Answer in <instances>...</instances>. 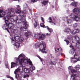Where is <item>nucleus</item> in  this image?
Wrapping results in <instances>:
<instances>
[{
	"mask_svg": "<svg viewBox=\"0 0 80 80\" xmlns=\"http://www.w3.org/2000/svg\"><path fill=\"white\" fill-rule=\"evenodd\" d=\"M4 17L3 19L5 20V22L6 24L8 22V20H10V21L12 22H14V23H15V24L17 25V23L19 24L23 22V18L21 15H19L17 16L13 15H10L9 16H6L5 15V12H3L2 10H0V18Z\"/></svg>",
	"mask_w": 80,
	"mask_h": 80,
	"instance_id": "1",
	"label": "nucleus"
},
{
	"mask_svg": "<svg viewBox=\"0 0 80 80\" xmlns=\"http://www.w3.org/2000/svg\"><path fill=\"white\" fill-rule=\"evenodd\" d=\"M19 62V64L20 65L24 67L25 66V64H29L30 65H32V62L30 60V59H26L25 55L22 53L20 54L18 57L16 58V60L15 61L16 63H18Z\"/></svg>",
	"mask_w": 80,
	"mask_h": 80,
	"instance_id": "2",
	"label": "nucleus"
},
{
	"mask_svg": "<svg viewBox=\"0 0 80 80\" xmlns=\"http://www.w3.org/2000/svg\"><path fill=\"white\" fill-rule=\"evenodd\" d=\"M40 43V44H39L40 45V51L42 52L43 53H47V51H45L46 47L45 43L41 41Z\"/></svg>",
	"mask_w": 80,
	"mask_h": 80,
	"instance_id": "3",
	"label": "nucleus"
},
{
	"mask_svg": "<svg viewBox=\"0 0 80 80\" xmlns=\"http://www.w3.org/2000/svg\"><path fill=\"white\" fill-rule=\"evenodd\" d=\"M36 37L38 40H43L45 38V34H38L35 35Z\"/></svg>",
	"mask_w": 80,
	"mask_h": 80,
	"instance_id": "4",
	"label": "nucleus"
},
{
	"mask_svg": "<svg viewBox=\"0 0 80 80\" xmlns=\"http://www.w3.org/2000/svg\"><path fill=\"white\" fill-rule=\"evenodd\" d=\"M21 37H22V35L20 34L19 35L15 34L14 35V39L16 41H18L19 39V41L20 42H22L23 41V38Z\"/></svg>",
	"mask_w": 80,
	"mask_h": 80,
	"instance_id": "5",
	"label": "nucleus"
},
{
	"mask_svg": "<svg viewBox=\"0 0 80 80\" xmlns=\"http://www.w3.org/2000/svg\"><path fill=\"white\" fill-rule=\"evenodd\" d=\"M15 26V24L12 23H9L8 25V28L10 29L11 32L12 33H14L15 32V30L13 29L14 28Z\"/></svg>",
	"mask_w": 80,
	"mask_h": 80,
	"instance_id": "6",
	"label": "nucleus"
},
{
	"mask_svg": "<svg viewBox=\"0 0 80 80\" xmlns=\"http://www.w3.org/2000/svg\"><path fill=\"white\" fill-rule=\"evenodd\" d=\"M69 17L70 18H72L73 20H74L76 22H78V21L80 20V18L78 17L77 16H75L74 14H71L70 15H69Z\"/></svg>",
	"mask_w": 80,
	"mask_h": 80,
	"instance_id": "7",
	"label": "nucleus"
},
{
	"mask_svg": "<svg viewBox=\"0 0 80 80\" xmlns=\"http://www.w3.org/2000/svg\"><path fill=\"white\" fill-rule=\"evenodd\" d=\"M10 38L12 40V43L13 45H14L15 46H16V47H18L20 46V43L18 42H16V43H15V40L14 39V38H13V36H10Z\"/></svg>",
	"mask_w": 80,
	"mask_h": 80,
	"instance_id": "8",
	"label": "nucleus"
},
{
	"mask_svg": "<svg viewBox=\"0 0 80 80\" xmlns=\"http://www.w3.org/2000/svg\"><path fill=\"white\" fill-rule=\"evenodd\" d=\"M8 11L11 12H9L7 13V16H10L11 15H15V12H13V9L12 8H9L8 9Z\"/></svg>",
	"mask_w": 80,
	"mask_h": 80,
	"instance_id": "9",
	"label": "nucleus"
},
{
	"mask_svg": "<svg viewBox=\"0 0 80 80\" xmlns=\"http://www.w3.org/2000/svg\"><path fill=\"white\" fill-rule=\"evenodd\" d=\"M63 20L65 21L67 24L70 23L72 22V20L71 19H69L68 17H66L63 18Z\"/></svg>",
	"mask_w": 80,
	"mask_h": 80,
	"instance_id": "10",
	"label": "nucleus"
},
{
	"mask_svg": "<svg viewBox=\"0 0 80 80\" xmlns=\"http://www.w3.org/2000/svg\"><path fill=\"white\" fill-rule=\"evenodd\" d=\"M25 26L24 27H22L20 28V30L21 31H26V30L27 29V27H28L29 26L28 25V24L27 23H25Z\"/></svg>",
	"mask_w": 80,
	"mask_h": 80,
	"instance_id": "11",
	"label": "nucleus"
},
{
	"mask_svg": "<svg viewBox=\"0 0 80 80\" xmlns=\"http://www.w3.org/2000/svg\"><path fill=\"white\" fill-rule=\"evenodd\" d=\"M80 58V57L78 58H71V61L72 63H75V62H77L78 61H80L79 60V59Z\"/></svg>",
	"mask_w": 80,
	"mask_h": 80,
	"instance_id": "12",
	"label": "nucleus"
},
{
	"mask_svg": "<svg viewBox=\"0 0 80 80\" xmlns=\"http://www.w3.org/2000/svg\"><path fill=\"white\" fill-rule=\"evenodd\" d=\"M71 38L70 39V40H72L73 38H74L75 39V40L76 41H77V42H79V41L80 40V39L79 38V37H78L77 36H75L74 37H72L70 36Z\"/></svg>",
	"mask_w": 80,
	"mask_h": 80,
	"instance_id": "13",
	"label": "nucleus"
},
{
	"mask_svg": "<svg viewBox=\"0 0 80 80\" xmlns=\"http://www.w3.org/2000/svg\"><path fill=\"white\" fill-rule=\"evenodd\" d=\"M22 69H23V68L22 67H20L16 69L14 71V74H17L19 71H20Z\"/></svg>",
	"mask_w": 80,
	"mask_h": 80,
	"instance_id": "14",
	"label": "nucleus"
},
{
	"mask_svg": "<svg viewBox=\"0 0 80 80\" xmlns=\"http://www.w3.org/2000/svg\"><path fill=\"white\" fill-rule=\"evenodd\" d=\"M71 78H72V79H74L75 78V77H80V74H73L71 75Z\"/></svg>",
	"mask_w": 80,
	"mask_h": 80,
	"instance_id": "15",
	"label": "nucleus"
},
{
	"mask_svg": "<svg viewBox=\"0 0 80 80\" xmlns=\"http://www.w3.org/2000/svg\"><path fill=\"white\" fill-rule=\"evenodd\" d=\"M17 63H15L13 62H12L11 63V68H13L14 67H16V66H17Z\"/></svg>",
	"mask_w": 80,
	"mask_h": 80,
	"instance_id": "16",
	"label": "nucleus"
},
{
	"mask_svg": "<svg viewBox=\"0 0 80 80\" xmlns=\"http://www.w3.org/2000/svg\"><path fill=\"white\" fill-rule=\"evenodd\" d=\"M49 22L50 23H52V25H55V20L54 19V21H52V18H49Z\"/></svg>",
	"mask_w": 80,
	"mask_h": 80,
	"instance_id": "17",
	"label": "nucleus"
},
{
	"mask_svg": "<svg viewBox=\"0 0 80 80\" xmlns=\"http://www.w3.org/2000/svg\"><path fill=\"white\" fill-rule=\"evenodd\" d=\"M8 24H7V25H4L2 28L4 30H7V31L9 32V30L7 29V26L8 27Z\"/></svg>",
	"mask_w": 80,
	"mask_h": 80,
	"instance_id": "18",
	"label": "nucleus"
},
{
	"mask_svg": "<svg viewBox=\"0 0 80 80\" xmlns=\"http://www.w3.org/2000/svg\"><path fill=\"white\" fill-rule=\"evenodd\" d=\"M62 49L61 48H55V51L56 52H61Z\"/></svg>",
	"mask_w": 80,
	"mask_h": 80,
	"instance_id": "19",
	"label": "nucleus"
},
{
	"mask_svg": "<svg viewBox=\"0 0 80 80\" xmlns=\"http://www.w3.org/2000/svg\"><path fill=\"white\" fill-rule=\"evenodd\" d=\"M23 7L24 8L23 13H26V12H25V10H26V8L27 7V4H24L23 5Z\"/></svg>",
	"mask_w": 80,
	"mask_h": 80,
	"instance_id": "20",
	"label": "nucleus"
},
{
	"mask_svg": "<svg viewBox=\"0 0 80 80\" xmlns=\"http://www.w3.org/2000/svg\"><path fill=\"white\" fill-rule=\"evenodd\" d=\"M74 57L75 58H78V57H80V55L78 54V53L75 52L74 55Z\"/></svg>",
	"mask_w": 80,
	"mask_h": 80,
	"instance_id": "21",
	"label": "nucleus"
},
{
	"mask_svg": "<svg viewBox=\"0 0 80 80\" xmlns=\"http://www.w3.org/2000/svg\"><path fill=\"white\" fill-rule=\"evenodd\" d=\"M71 5L73 7H77V5H78V2H72Z\"/></svg>",
	"mask_w": 80,
	"mask_h": 80,
	"instance_id": "22",
	"label": "nucleus"
},
{
	"mask_svg": "<svg viewBox=\"0 0 80 80\" xmlns=\"http://www.w3.org/2000/svg\"><path fill=\"white\" fill-rule=\"evenodd\" d=\"M24 72H25V73H29V72H30L29 69L27 68H25L24 69Z\"/></svg>",
	"mask_w": 80,
	"mask_h": 80,
	"instance_id": "23",
	"label": "nucleus"
},
{
	"mask_svg": "<svg viewBox=\"0 0 80 80\" xmlns=\"http://www.w3.org/2000/svg\"><path fill=\"white\" fill-rule=\"evenodd\" d=\"M31 65V67L30 68V70L32 71V70H34L35 69V67H32V66H33V64H32V66L31 65Z\"/></svg>",
	"mask_w": 80,
	"mask_h": 80,
	"instance_id": "24",
	"label": "nucleus"
},
{
	"mask_svg": "<svg viewBox=\"0 0 80 80\" xmlns=\"http://www.w3.org/2000/svg\"><path fill=\"white\" fill-rule=\"evenodd\" d=\"M21 12H22L21 9H16V13H21Z\"/></svg>",
	"mask_w": 80,
	"mask_h": 80,
	"instance_id": "25",
	"label": "nucleus"
},
{
	"mask_svg": "<svg viewBox=\"0 0 80 80\" xmlns=\"http://www.w3.org/2000/svg\"><path fill=\"white\" fill-rule=\"evenodd\" d=\"M37 25H38V21H35L33 24L34 26V27H37Z\"/></svg>",
	"mask_w": 80,
	"mask_h": 80,
	"instance_id": "26",
	"label": "nucleus"
},
{
	"mask_svg": "<svg viewBox=\"0 0 80 80\" xmlns=\"http://www.w3.org/2000/svg\"><path fill=\"white\" fill-rule=\"evenodd\" d=\"M75 68L76 70H78L80 69V66L79 65H77L75 67Z\"/></svg>",
	"mask_w": 80,
	"mask_h": 80,
	"instance_id": "27",
	"label": "nucleus"
},
{
	"mask_svg": "<svg viewBox=\"0 0 80 80\" xmlns=\"http://www.w3.org/2000/svg\"><path fill=\"white\" fill-rule=\"evenodd\" d=\"M65 32H66V33H68L69 32H70V29L68 28L66 29Z\"/></svg>",
	"mask_w": 80,
	"mask_h": 80,
	"instance_id": "28",
	"label": "nucleus"
},
{
	"mask_svg": "<svg viewBox=\"0 0 80 80\" xmlns=\"http://www.w3.org/2000/svg\"><path fill=\"white\" fill-rule=\"evenodd\" d=\"M76 33H77V32L75 30H73L71 32V34L72 35H75V34H76Z\"/></svg>",
	"mask_w": 80,
	"mask_h": 80,
	"instance_id": "29",
	"label": "nucleus"
},
{
	"mask_svg": "<svg viewBox=\"0 0 80 80\" xmlns=\"http://www.w3.org/2000/svg\"><path fill=\"white\" fill-rule=\"evenodd\" d=\"M69 53L71 55H73L74 53V51L73 50H71L70 51Z\"/></svg>",
	"mask_w": 80,
	"mask_h": 80,
	"instance_id": "30",
	"label": "nucleus"
},
{
	"mask_svg": "<svg viewBox=\"0 0 80 80\" xmlns=\"http://www.w3.org/2000/svg\"><path fill=\"white\" fill-rule=\"evenodd\" d=\"M49 63L50 64H51V65H55L56 62H55L50 61V62Z\"/></svg>",
	"mask_w": 80,
	"mask_h": 80,
	"instance_id": "31",
	"label": "nucleus"
},
{
	"mask_svg": "<svg viewBox=\"0 0 80 80\" xmlns=\"http://www.w3.org/2000/svg\"><path fill=\"white\" fill-rule=\"evenodd\" d=\"M35 47L36 48H38V44H34V46H33V48H35Z\"/></svg>",
	"mask_w": 80,
	"mask_h": 80,
	"instance_id": "32",
	"label": "nucleus"
},
{
	"mask_svg": "<svg viewBox=\"0 0 80 80\" xmlns=\"http://www.w3.org/2000/svg\"><path fill=\"white\" fill-rule=\"evenodd\" d=\"M47 29L51 33V32H52L53 31V30H52V29L48 28V26H47Z\"/></svg>",
	"mask_w": 80,
	"mask_h": 80,
	"instance_id": "33",
	"label": "nucleus"
},
{
	"mask_svg": "<svg viewBox=\"0 0 80 80\" xmlns=\"http://www.w3.org/2000/svg\"><path fill=\"white\" fill-rule=\"evenodd\" d=\"M38 57L40 59V60L41 61V62H42V64L43 65V60H42V58L40 57V56H38Z\"/></svg>",
	"mask_w": 80,
	"mask_h": 80,
	"instance_id": "34",
	"label": "nucleus"
},
{
	"mask_svg": "<svg viewBox=\"0 0 80 80\" xmlns=\"http://www.w3.org/2000/svg\"><path fill=\"white\" fill-rule=\"evenodd\" d=\"M68 68L69 70H71L73 69V67L72 66H70L68 67Z\"/></svg>",
	"mask_w": 80,
	"mask_h": 80,
	"instance_id": "35",
	"label": "nucleus"
},
{
	"mask_svg": "<svg viewBox=\"0 0 80 80\" xmlns=\"http://www.w3.org/2000/svg\"><path fill=\"white\" fill-rule=\"evenodd\" d=\"M71 72L72 73H75L77 72V71L75 70L74 69H72L71 70Z\"/></svg>",
	"mask_w": 80,
	"mask_h": 80,
	"instance_id": "36",
	"label": "nucleus"
},
{
	"mask_svg": "<svg viewBox=\"0 0 80 80\" xmlns=\"http://www.w3.org/2000/svg\"><path fill=\"white\" fill-rule=\"evenodd\" d=\"M40 25L41 27H43V28H45V26L44 25V23H41Z\"/></svg>",
	"mask_w": 80,
	"mask_h": 80,
	"instance_id": "37",
	"label": "nucleus"
},
{
	"mask_svg": "<svg viewBox=\"0 0 80 80\" xmlns=\"http://www.w3.org/2000/svg\"><path fill=\"white\" fill-rule=\"evenodd\" d=\"M76 46L77 47H80V42H77L76 43Z\"/></svg>",
	"mask_w": 80,
	"mask_h": 80,
	"instance_id": "38",
	"label": "nucleus"
},
{
	"mask_svg": "<svg viewBox=\"0 0 80 80\" xmlns=\"http://www.w3.org/2000/svg\"><path fill=\"white\" fill-rule=\"evenodd\" d=\"M48 3V2L47 1H44L43 2H42V4H43V5H46L47 3Z\"/></svg>",
	"mask_w": 80,
	"mask_h": 80,
	"instance_id": "39",
	"label": "nucleus"
},
{
	"mask_svg": "<svg viewBox=\"0 0 80 80\" xmlns=\"http://www.w3.org/2000/svg\"><path fill=\"white\" fill-rule=\"evenodd\" d=\"M75 30L76 31V33H79L80 31V29H75Z\"/></svg>",
	"mask_w": 80,
	"mask_h": 80,
	"instance_id": "40",
	"label": "nucleus"
},
{
	"mask_svg": "<svg viewBox=\"0 0 80 80\" xmlns=\"http://www.w3.org/2000/svg\"><path fill=\"white\" fill-rule=\"evenodd\" d=\"M30 75H34V72H33V71H31L29 73Z\"/></svg>",
	"mask_w": 80,
	"mask_h": 80,
	"instance_id": "41",
	"label": "nucleus"
},
{
	"mask_svg": "<svg viewBox=\"0 0 80 80\" xmlns=\"http://www.w3.org/2000/svg\"><path fill=\"white\" fill-rule=\"evenodd\" d=\"M20 74L22 76H24L25 75V72H20Z\"/></svg>",
	"mask_w": 80,
	"mask_h": 80,
	"instance_id": "42",
	"label": "nucleus"
},
{
	"mask_svg": "<svg viewBox=\"0 0 80 80\" xmlns=\"http://www.w3.org/2000/svg\"><path fill=\"white\" fill-rule=\"evenodd\" d=\"M24 35L26 37H27L28 36H29L28 32H25L24 34Z\"/></svg>",
	"mask_w": 80,
	"mask_h": 80,
	"instance_id": "43",
	"label": "nucleus"
},
{
	"mask_svg": "<svg viewBox=\"0 0 80 80\" xmlns=\"http://www.w3.org/2000/svg\"><path fill=\"white\" fill-rule=\"evenodd\" d=\"M64 41L66 42L67 45H68L69 43V41L67 40H64Z\"/></svg>",
	"mask_w": 80,
	"mask_h": 80,
	"instance_id": "44",
	"label": "nucleus"
},
{
	"mask_svg": "<svg viewBox=\"0 0 80 80\" xmlns=\"http://www.w3.org/2000/svg\"><path fill=\"white\" fill-rule=\"evenodd\" d=\"M5 65L6 67H7V68H8V62H6L5 63Z\"/></svg>",
	"mask_w": 80,
	"mask_h": 80,
	"instance_id": "45",
	"label": "nucleus"
},
{
	"mask_svg": "<svg viewBox=\"0 0 80 80\" xmlns=\"http://www.w3.org/2000/svg\"><path fill=\"white\" fill-rule=\"evenodd\" d=\"M28 35H32V33L31 32H28Z\"/></svg>",
	"mask_w": 80,
	"mask_h": 80,
	"instance_id": "46",
	"label": "nucleus"
},
{
	"mask_svg": "<svg viewBox=\"0 0 80 80\" xmlns=\"http://www.w3.org/2000/svg\"><path fill=\"white\" fill-rule=\"evenodd\" d=\"M15 77L16 78H18L19 77V74H17L16 75Z\"/></svg>",
	"mask_w": 80,
	"mask_h": 80,
	"instance_id": "47",
	"label": "nucleus"
},
{
	"mask_svg": "<svg viewBox=\"0 0 80 80\" xmlns=\"http://www.w3.org/2000/svg\"><path fill=\"white\" fill-rule=\"evenodd\" d=\"M73 27H77V23H75L73 24Z\"/></svg>",
	"mask_w": 80,
	"mask_h": 80,
	"instance_id": "48",
	"label": "nucleus"
},
{
	"mask_svg": "<svg viewBox=\"0 0 80 80\" xmlns=\"http://www.w3.org/2000/svg\"><path fill=\"white\" fill-rule=\"evenodd\" d=\"M29 77V75H28V74H26V75H25L24 77V78H26V77Z\"/></svg>",
	"mask_w": 80,
	"mask_h": 80,
	"instance_id": "49",
	"label": "nucleus"
},
{
	"mask_svg": "<svg viewBox=\"0 0 80 80\" xmlns=\"http://www.w3.org/2000/svg\"><path fill=\"white\" fill-rule=\"evenodd\" d=\"M58 58H57V57H56L54 58V60L56 61H57V60H58Z\"/></svg>",
	"mask_w": 80,
	"mask_h": 80,
	"instance_id": "50",
	"label": "nucleus"
},
{
	"mask_svg": "<svg viewBox=\"0 0 80 80\" xmlns=\"http://www.w3.org/2000/svg\"><path fill=\"white\" fill-rule=\"evenodd\" d=\"M70 47H71V48H72V49H74V48L73 47V46H72V44H71V45L69 46Z\"/></svg>",
	"mask_w": 80,
	"mask_h": 80,
	"instance_id": "51",
	"label": "nucleus"
},
{
	"mask_svg": "<svg viewBox=\"0 0 80 80\" xmlns=\"http://www.w3.org/2000/svg\"><path fill=\"white\" fill-rule=\"evenodd\" d=\"M41 19L42 22H44V20H43V19L42 17L41 18Z\"/></svg>",
	"mask_w": 80,
	"mask_h": 80,
	"instance_id": "52",
	"label": "nucleus"
},
{
	"mask_svg": "<svg viewBox=\"0 0 80 80\" xmlns=\"http://www.w3.org/2000/svg\"><path fill=\"white\" fill-rule=\"evenodd\" d=\"M46 35H47V36H50V33L48 34V33H47L46 34Z\"/></svg>",
	"mask_w": 80,
	"mask_h": 80,
	"instance_id": "53",
	"label": "nucleus"
},
{
	"mask_svg": "<svg viewBox=\"0 0 80 80\" xmlns=\"http://www.w3.org/2000/svg\"><path fill=\"white\" fill-rule=\"evenodd\" d=\"M6 77L7 78H10V76H8V75H6Z\"/></svg>",
	"mask_w": 80,
	"mask_h": 80,
	"instance_id": "54",
	"label": "nucleus"
},
{
	"mask_svg": "<svg viewBox=\"0 0 80 80\" xmlns=\"http://www.w3.org/2000/svg\"><path fill=\"white\" fill-rule=\"evenodd\" d=\"M29 10L30 13L32 11V10L30 9H29Z\"/></svg>",
	"mask_w": 80,
	"mask_h": 80,
	"instance_id": "55",
	"label": "nucleus"
},
{
	"mask_svg": "<svg viewBox=\"0 0 80 80\" xmlns=\"http://www.w3.org/2000/svg\"><path fill=\"white\" fill-rule=\"evenodd\" d=\"M17 7H18V8H20V6L19 5L17 6Z\"/></svg>",
	"mask_w": 80,
	"mask_h": 80,
	"instance_id": "56",
	"label": "nucleus"
},
{
	"mask_svg": "<svg viewBox=\"0 0 80 80\" xmlns=\"http://www.w3.org/2000/svg\"><path fill=\"white\" fill-rule=\"evenodd\" d=\"M10 79H11V80H13V78L12 77H10Z\"/></svg>",
	"mask_w": 80,
	"mask_h": 80,
	"instance_id": "57",
	"label": "nucleus"
},
{
	"mask_svg": "<svg viewBox=\"0 0 80 80\" xmlns=\"http://www.w3.org/2000/svg\"><path fill=\"white\" fill-rule=\"evenodd\" d=\"M2 46L1 45H0V50H1L2 49Z\"/></svg>",
	"mask_w": 80,
	"mask_h": 80,
	"instance_id": "58",
	"label": "nucleus"
},
{
	"mask_svg": "<svg viewBox=\"0 0 80 80\" xmlns=\"http://www.w3.org/2000/svg\"><path fill=\"white\" fill-rule=\"evenodd\" d=\"M52 8H54V6H52Z\"/></svg>",
	"mask_w": 80,
	"mask_h": 80,
	"instance_id": "59",
	"label": "nucleus"
},
{
	"mask_svg": "<svg viewBox=\"0 0 80 80\" xmlns=\"http://www.w3.org/2000/svg\"><path fill=\"white\" fill-rule=\"evenodd\" d=\"M16 1H19V0H16Z\"/></svg>",
	"mask_w": 80,
	"mask_h": 80,
	"instance_id": "60",
	"label": "nucleus"
},
{
	"mask_svg": "<svg viewBox=\"0 0 80 80\" xmlns=\"http://www.w3.org/2000/svg\"><path fill=\"white\" fill-rule=\"evenodd\" d=\"M0 63H1V61H0Z\"/></svg>",
	"mask_w": 80,
	"mask_h": 80,
	"instance_id": "61",
	"label": "nucleus"
},
{
	"mask_svg": "<svg viewBox=\"0 0 80 80\" xmlns=\"http://www.w3.org/2000/svg\"><path fill=\"white\" fill-rule=\"evenodd\" d=\"M2 52L0 50V52Z\"/></svg>",
	"mask_w": 80,
	"mask_h": 80,
	"instance_id": "62",
	"label": "nucleus"
},
{
	"mask_svg": "<svg viewBox=\"0 0 80 80\" xmlns=\"http://www.w3.org/2000/svg\"><path fill=\"white\" fill-rule=\"evenodd\" d=\"M72 42H73V41H72Z\"/></svg>",
	"mask_w": 80,
	"mask_h": 80,
	"instance_id": "63",
	"label": "nucleus"
},
{
	"mask_svg": "<svg viewBox=\"0 0 80 80\" xmlns=\"http://www.w3.org/2000/svg\"><path fill=\"white\" fill-rule=\"evenodd\" d=\"M66 2H67L66 1Z\"/></svg>",
	"mask_w": 80,
	"mask_h": 80,
	"instance_id": "64",
	"label": "nucleus"
}]
</instances>
